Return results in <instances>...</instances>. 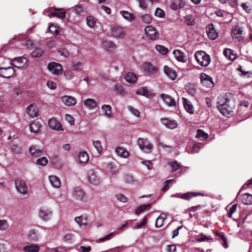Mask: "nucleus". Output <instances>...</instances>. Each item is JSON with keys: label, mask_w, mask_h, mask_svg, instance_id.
Listing matches in <instances>:
<instances>
[{"label": "nucleus", "mask_w": 252, "mask_h": 252, "mask_svg": "<svg viewBox=\"0 0 252 252\" xmlns=\"http://www.w3.org/2000/svg\"><path fill=\"white\" fill-rule=\"evenodd\" d=\"M47 68L51 73L55 75L62 74L63 70L61 64L55 62L50 63L48 64Z\"/></svg>", "instance_id": "423d86ee"}, {"label": "nucleus", "mask_w": 252, "mask_h": 252, "mask_svg": "<svg viewBox=\"0 0 252 252\" xmlns=\"http://www.w3.org/2000/svg\"><path fill=\"white\" fill-rule=\"evenodd\" d=\"M72 196L76 200L82 201L84 197L85 193L81 189L76 188L73 189Z\"/></svg>", "instance_id": "bb28decb"}, {"label": "nucleus", "mask_w": 252, "mask_h": 252, "mask_svg": "<svg viewBox=\"0 0 252 252\" xmlns=\"http://www.w3.org/2000/svg\"><path fill=\"white\" fill-rule=\"evenodd\" d=\"M166 218V215L164 213H161L157 219L155 226L157 228L160 227L163 225L164 221Z\"/></svg>", "instance_id": "c9c22d12"}, {"label": "nucleus", "mask_w": 252, "mask_h": 252, "mask_svg": "<svg viewBox=\"0 0 252 252\" xmlns=\"http://www.w3.org/2000/svg\"><path fill=\"white\" fill-rule=\"evenodd\" d=\"M156 50L162 55H165L168 53V49L163 45H157L155 46Z\"/></svg>", "instance_id": "a18cd8bd"}, {"label": "nucleus", "mask_w": 252, "mask_h": 252, "mask_svg": "<svg viewBox=\"0 0 252 252\" xmlns=\"http://www.w3.org/2000/svg\"><path fill=\"white\" fill-rule=\"evenodd\" d=\"M243 30L238 25L234 26L231 30V35L235 42H240L243 40L242 35Z\"/></svg>", "instance_id": "20e7f679"}, {"label": "nucleus", "mask_w": 252, "mask_h": 252, "mask_svg": "<svg viewBox=\"0 0 252 252\" xmlns=\"http://www.w3.org/2000/svg\"><path fill=\"white\" fill-rule=\"evenodd\" d=\"M52 212L48 208L41 207L39 210L38 216L44 221H48L51 217Z\"/></svg>", "instance_id": "6e6552de"}, {"label": "nucleus", "mask_w": 252, "mask_h": 252, "mask_svg": "<svg viewBox=\"0 0 252 252\" xmlns=\"http://www.w3.org/2000/svg\"><path fill=\"white\" fill-rule=\"evenodd\" d=\"M155 15L156 17H158L159 18H163L165 15V13L163 10L158 7V8H157V9L155 11Z\"/></svg>", "instance_id": "338daca9"}, {"label": "nucleus", "mask_w": 252, "mask_h": 252, "mask_svg": "<svg viewBox=\"0 0 252 252\" xmlns=\"http://www.w3.org/2000/svg\"><path fill=\"white\" fill-rule=\"evenodd\" d=\"M107 170L113 174L117 173L118 171V169L117 167L112 163H108L106 166Z\"/></svg>", "instance_id": "49530a36"}, {"label": "nucleus", "mask_w": 252, "mask_h": 252, "mask_svg": "<svg viewBox=\"0 0 252 252\" xmlns=\"http://www.w3.org/2000/svg\"><path fill=\"white\" fill-rule=\"evenodd\" d=\"M160 96L164 102L169 106H174L176 105L175 100L171 96L164 94H161Z\"/></svg>", "instance_id": "6ab92c4d"}, {"label": "nucleus", "mask_w": 252, "mask_h": 252, "mask_svg": "<svg viewBox=\"0 0 252 252\" xmlns=\"http://www.w3.org/2000/svg\"><path fill=\"white\" fill-rule=\"evenodd\" d=\"M169 164L171 167L172 171L173 172L178 170L181 168V165L176 161L170 162Z\"/></svg>", "instance_id": "5fc2aeb1"}, {"label": "nucleus", "mask_w": 252, "mask_h": 252, "mask_svg": "<svg viewBox=\"0 0 252 252\" xmlns=\"http://www.w3.org/2000/svg\"><path fill=\"white\" fill-rule=\"evenodd\" d=\"M111 109L112 107L110 105L104 104L101 107L103 115L108 118H111L112 117Z\"/></svg>", "instance_id": "2f4dec72"}, {"label": "nucleus", "mask_w": 252, "mask_h": 252, "mask_svg": "<svg viewBox=\"0 0 252 252\" xmlns=\"http://www.w3.org/2000/svg\"><path fill=\"white\" fill-rule=\"evenodd\" d=\"M200 78L201 83L203 86H205L206 87H210L213 86V82L212 78L205 73H201Z\"/></svg>", "instance_id": "f8f14e48"}, {"label": "nucleus", "mask_w": 252, "mask_h": 252, "mask_svg": "<svg viewBox=\"0 0 252 252\" xmlns=\"http://www.w3.org/2000/svg\"><path fill=\"white\" fill-rule=\"evenodd\" d=\"M114 90L118 94L121 95H125L126 94V92L123 88V86L119 84L115 85Z\"/></svg>", "instance_id": "79ce46f5"}, {"label": "nucleus", "mask_w": 252, "mask_h": 252, "mask_svg": "<svg viewBox=\"0 0 252 252\" xmlns=\"http://www.w3.org/2000/svg\"><path fill=\"white\" fill-rule=\"evenodd\" d=\"M208 135L207 133L205 132L203 130L199 129L197 130L196 137L204 140L207 138Z\"/></svg>", "instance_id": "de8ad7c7"}, {"label": "nucleus", "mask_w": 252, "mask_h": 252, "mask_svg": "<svg viewBox=\"0 0 252 252\" xmlns=\"http://www.w3.org/2000/svg\"><path fill=\"white\" fill-rule=\"evenodd\" d=\"M183 100L184 107L187 112L190 114H193L194 112V109L191 102L189 100L184 97L183 98Z\"/></svg>", "instance_id": "a878e982"}, {"label": "nucleus", "mask_w": 252, "mask_h": 252, "mask_svg": "<svg viewBox=\"0 0 252 252\" xmlns=\"http://www.w3.org/2000/svg\"><path fill=\"white\" fill-rule=\"evenodd\" d=\"M127 109L134 116L138 118L140 117V113L138 110L130 105L127 106Z\"/></svg>", "instance_id": "4d7b16f0"}, {"label": "nucleus", "mask_w": 252, "mask_h": 252, "mask_svg": "<svg viewBox=\"0 0 252 252\" xmlns=\"http://www.w3.org/2000/svg\"><path fill=\"white\" fill-rule=\"evenodd\" d=\"M26 63V59L24 57L15 58L10 61V65L12 66L20 68Z\"/></svg>", "instance_id": "f3484780"}, {"label": "nucleus", "mask_w": 252, "mask_h": 252, "mask_svg": "<svg viewBox=\"0 0 252 252\" xmlns=\"http://www.w3.org/2000/svg\"><path fill=\"white\" fill-rule=\"evenodd\" d=\"M237 197L245 205L252 204V195L249 193H244L241 195L240 192H239L237 194Z\"/></svg>", "instance_id": "4468645a"}, {"label": "nucleus", "mask_w": 252, "mask_h": 252, "mask_svg": "<svg viewBox=\"0 0 252 252\" xmlns=\"http://www.w3.org/2000/svg\"><path fill=\"white\" fill-rule=\"evenodd\" d=\"M89 157L86 152H80L78 155V160L80 163H85L88 161Z\"/></svg>", "instance_id": "58836bf2"}, {"label": "nucleus", "mask_w": 252, "mask_h": 252, "mask_svg": "<svg viewBox=\"0 0 252 252\" xmlns=\"http://www.w3.org/2000/svg\"><path fill=\"white\" fill-rule=\"evenodd\" d=\"M115 152L118 156L123 158H127L129 156V152L122 147H118L115 150Z\"/></svg>", "instance_id": "c756f323"}, {"label": "nucleus", "mask_w": 252, "mask_h": 252, "mask_svg": "<svg viewBox=\"0 0 252 252\" xmlns=\"http://www.w3.org/2000/svg\"><path fill=\"white\" fill-rule=\"evenodd\" d=\"M120 13L122 17L128 22H131L135 19L134 15L127 11L122 10Z\"/></svg>", "instance_id": "473e14b6"}, {"label": "nucleus", "mask_w": 252, "mask_h": 252, "mask_svg": "<svg viewBox=\"0 0 252 252\" xmlns=\"http://www.w3.org/2000/svg\"><path fill=\"white\" fill-rule=\"evenodd\" d=\"M111 33L113 36L123 38L125 36L126 32L124 28L121 27H114L111 29Z\"/></svg>", "instance_id": "9b49d317"}, {"label": "nucleus", "mask_w": 252, "mask_h": 252, "mask_svg": "<svg viewBox=\"0 0 252 252\" xmlns=\"http://www.w3.org/2000/svg\"><path fill=\"white\" fill-rule=\"evenodd\" d=\"M15 70L13 67L0 68V75L4 78H10L13 76Z\"/></svg>", "instance_id": "9d476101"}, {"label": "nucleus", "mask_w": 252, "mask_h": 252, "mask_svg": "<svg viewBox=\"0 0 252 252\" xmlns=\"http://www.w3.org/2000/svg\"><path fill=\"white\" fill-rule=\"evenodd\" d=\"M223 55L229 60H234L236 58V55L230 49H225L223 51Z\"/></svg>", "instance_id": "e433bc0d"}, {"label": "nucleus", "mask_w": 252, "mask_h": 252, "mask_svg": "<svg viewBox=\"0 0 252 252\" xmlns=\"http://www.w3.org/2000/svg\"><path fill=\"white\" fill-rule=\"evenodd\" d=\"M164 73L171 80H174L177 76V74L175 70L169 67L167 65H165L163 69Z\"/></svg>", "instance_id": "4be33fe9"}, {"label": "nucleus", "mask_w": 252, "mask_h": 252, "mask_svg": "<svg viewBox=\"0 0 252 252\" xmlns=\"http://www.w3.org/2000/svg\"><path fill=\"white\" fill-rule=\"evenodd\" d=\"M185 5V2L183 0H173L170 5L172 9L176 10L178 9L182 8Z\"/></svg>", "instance_id": "c85d7f7f"}, {"label": "nucleus", "mask_w": 252, "mask_h": 252, "mask_svg": "<svg viewBox=\"0 0 252 252\" xmlns=\"http://www.w3.org/2000/svg\"><path fill=\"white\" fill-rule=\"evenodd\" d=\"M197 195L203 196V195L201 193H194V192H189L184 193L183 194H182L181 195V196L180 197L183 199L189 200L193 196H196Z\"/></svg>", "instance_id": "a19ab883"}, {"label": "nucleus", "mask_w": 252, "mask_h": 252, "mask_svg": "<svg viewBox=\"0 0 252 252\" xmlns=\"http://www.w3.org/2000/svg\"><path fill=\"white\" fill-rule=\"evenodd\" d=\"M29 238L33 241H36L38 240V237L33 230L30 231L28 234Z\"/></svg>", "instance_id": "69168bd1"}, {"label": "nucleus", "mask_w": 252, "mask_h": 252, "mask_svg": "<svg viewBox=\"0 0 252 252\" xmlns=\"http://www.w3.org/2000/svg\"><path fill=\"white\" fill-rule=\"evenodd\" d=\"M124 180L127 183H132L134 181L133 177L130 174H126L124 176Z\"/></svg>", "instance_id": "774afa93"}, {"label": "nucleus", "mask_w": 252, "mask_h": 252, "mask_svg": "<svg viewBox=\"0 0 252 252\" xmlns=\"http://www.w3.org/2000/svg\"><path fill=\"white\" fill-rule=\"evenodd\" d=\"M23 250L25 252H38L40 247L37 244H32L24 247Z\"/></svg>", "instance_id": "7c9ffc66"}, {"label": "nucleus", "mask_w": 252, "mask_h": 252, "mask_svg": "<svg viewBox=\"0 0 252 252\" xmlns=\"http://www.w3.org/2000/svg\"><path fill=\"white\" fill-rule=\"evenodd\" d=\"M9 227L8 222L5 220H0V231H5Z\"/></svg>", "instance_id": "864d4df0"}, {"label": "nucleus", "mask_w": 252, "mask_h": 252, "mask_svg": "<svg viewBox=\"0 0 252 252\" xmlns=\"http://www.w3.org/2000/svg\"><path fill=\"white\" fill-rule=\"evenodd\" d=\"M160 122L162 125L170 129L175 128L178 126V124L175 121L169 120L167 118L160 119Z\"/></svg>", "instance_id": "dca6fc26"}, {"label": "nucleus", "mask_w": 252, "mask_h": 252, "mask_svg": "<svg viewBox=\"0 0 252 252\" xmlns=\"http://www.w3.org/2000/svg\"><path fill=\"white\" fill-rule=\"evenodd\" d=\"M48 163V159L45 157H43L40 158H38L36 161V163L40 166H45Z\"/></svg>", "instance_id": "3c124183"}, {"label": "nucleus", "mask_w": 252, "mask_h": 252, "mask_svg": "<svg viewBox=\"0 0 252 252\" xmlns=\"http://www.w3.org/2000/svg\"><path fill=\"white\" fill-rule=\"evenodd\" d=\"M206 32L208 37L212 40L215 39L218 36V33L216 32L212 24H209L206 27Z\"/></svg>", "instance_id": "5701e85b"}, {"label": "nucleus", "mask_w": 252, "mask_h": 252, "mask_svg": "<svg viewBox=\"0 0 252 252\" xmlns=\"http://www.w3.org/2000/svg\"><path fill=\"white\" fill-rule=\"evenodd\" d=\"M41 126V125L39 122L33 121L30 125V129L31 132L36 133L39 131Z\"/></svg>", "instance_id": "4c0bfd02"}, {"label": "nucleus", "mask_w": 252, "mask_h": 252, "mask_svg": "<svg viewBox=\"0 0 252 252\" xmlns=\"http://www.w3.org/2000/svg\"><path fill=\"white\" fill-rule=\"evenodd\" d=\"M85 106L89 110L95 109L97 106V102L93 98H87L84 100Z\"/></svg>", "instance_id": "aec40b11"}, {"label": "nucleus", "mask_w": 252, "mask_h": 252, "mask_svg": "<svg viewBox=\"0 0 252 252\" xmlns=\"http://www.w3.org/2000/svg\"><path fill=\"white\" fill-rule=\"evenodd\" d=\"M73 70L80 71L82 70V63L80 62L74 63L72 65Z\"/></svg>", "instance_id": "6e6d98bb"}, {"label": "nucleus", "mask_w": 252, "mask_h": 252, "mask_svg": "<svg viewBox=\"0 0 252 252\" xmlns=\"http://www.w3.org/2000/svg\"><path fill=\"white\" fill-rule=\"evenodd\" d=\"M64 75L65 78L67 80L72 79L74 76V73L73 72L72 70H65V71L64 72Z\"/></svg>", "instance_id": "052dcab7"}, {"label": "nucleus", "mask_w": 252, "mask_h": 252, "mask_svg": "<svg viewBox=\"0 0 252 252\" xmlns=\"http://www.w3.org/2000/svg\"><path fill=\"white\" fill-rule=\"evenodd\" d=\"M144 32L146 36L152 40H157L159 36V33L156 28L152 26H146L144 29Z\"/></svg>", "instance_id": "39448f33"}, {"label": "nucleus", "mask_w": 252, "mask_h": 252, "mask_svg": "<svg viewBox=\"0 0 252 252\" xmlns=\"http://www.w3.org/2000/svg\"><path fill=\"white\" fill-rule=\"evenodd\" d=\"M88 180L90 184L94 185H98L100 183V178L93 170L89 171L88 173Z\"/></svg>", "instance_id": "1a4fd4ad"}, {"label": "nucleus", "mask_w": 252, "mask_h": 252, "mask_svg": "<svg viewBox=\"0 0 252 252\" xmlns=\"http://www.w3.org/2000/svg\"><path fill=\"white\" fill-rule=\"evenodd\" d=\"M48 179L51 185L55 188H59L61 186V182L60 179L55 175H50L48 177Z\"/></svg>", "instance_id": "cd10ccee"}, {"label": "nucleus", "mask_w": 252, "mask_h": 252, "mask_svg": "<svg viewBox=\"0 0 252 252\" xmlns=\"http://www.w3.org/2000/svg\"><path fill=\"white\" fill-rule=\"evenodd\" d=\"M141 68L144 72L149 75H153L158 71V68L148 62L143 63Z\"/></svg>", "instance_id": "0eeeda50"}, {"label": "nucleus", "mask_w": 252, "mask_h": 252, "mask_svg": "<svg viewBox=\"0 0 252 252\" xmlns=\"http://www.w3.org/2000/svg\"><path fill=\"white\" fill-rule=\"evenodd\" d=\"M48 126L51 129L58 131L63 130L60 122L55 118H51L48 121Z\"/></svg>", "instance_id": "412c9836"}, {"label": "nucleus", "mask_w": 252, "mask_h": 252, "mask_svg": "<svg viewBox=\"0 0 252 252\" xmlns=\"http://www.w3.org/2000/svg\"><path fill=\"white\" fill-rule=\"evenodd\" d=\"M140 18L142 22L146 24H149L152 21V17L150 14H145L141 16Z\"/></svg>", "instance_id": "c03bdc74"}, {"label": "nucleus", "mask_w": 252, "mask_h": 252, "mask_svg": "<svg viewBox=\"0 0 252 252\" xmlns=\"http://www.w3.org/2000/svg\"><path fill=\"white\" fill-rule=\"evenodd\" d=\"M102 46L105 49H109L115 48V45L111 41L105 40L102 42Z\"/></svg>", "instance_id": "603ef678"}, {"label": "nucleus", "mask_w": 252, "mask_h": 252, "mask_svg": "<svg viewBox=\"0 0 252 252\" xmlns=\"http://www.w3.org/2000/svg\"><path fill=\"white\" fill-rule=\"evenodd\" d=\"M43 54V50L40 48H36L32 53V55L33 57H39Z\"/></svg>", "instance_id": "13d9d810"}, {"label": "nucleus", "mask_w": 252, "mask_h": 252, "mask_svg": "<svg viewBox=\"0 0 252 252\" xmlns=\"http://www.w3.org/2000/svg\"><path fill=\"white\" fill-rule=\"evenodd\" d=\"M137 144L139 148L145 153H150L153 149V145L147 138H139Z\"/></svg>", "instance_id": "f03ea898"}, {"label": "nucleus", "mask_w": 252, "mask_h": 252, "mask_svg": "<svg viewBox=\"0 0 252 252\" xmlns=\"http://www.w3.org/2000/svg\"><path fill=\"white\" fill-rule=\"evenodd\" d=\"M151 204H147L140 206L138 207L135 210V214L137 215H139L141 213H142L145 210H149L151 208Z\"/></svg>", "instance_id": "37998d69"}, {"label": "nucleus", "mask_w": 252, "mask_h": 252, "mask_svg": "<svg viewBox=\"0 0 252 252\" xmlns=\"http://www.w3.org/2000/svg\"><path fill=\"white\" fill-rule=\"evenodd\" d=\"M175 58L179 61L182 63H186L187 61V58L185 53L182 52L180 50H175L173 52Z\"/></svg>", "instance_id": "393cba45"}, {"label": "nucleus", "mask_w": 252, "mask_h": 252, "mask_svg": "<svg viewBox=\"0 0 252 252\" xmlns=\"http://www.w3.org/2000/svg\"><path fill=\"white\" fill-rule=\"evenodd\" d=\"M15 188L17 191L21 194H28V188L25 180L18 178L15 181Z\"/></svg>", "instance_id": "7ed1b4c3"}, {"label": "nucleus", "mask_w": 252, "mask_h": 252, "mask_svg": "<svg viewBox=\"0 0 252 252\" xmlns=\"http://www.w3.org/2000/svg\"><path fill=\"white\" fill-rule=\"evenodd\" d=\"M74 220L80 227H86L88 224L87 218L82 216L75 217Z\"/></svg>", "instance_id": "72a5a7b5"}, {"label": "nucleus", "mask_w": 252, "mask_h": 252, "mask_svg": "<svg viewBox=\"0 0 252 252\" xmlns=\"http://www.w3.org/2000/svg\"><path fill=\"white\" fill-rule=\"evenodd\" d=\"M197 63L202 66H207L210 63V56L203 51H198L194 55Z\"/></svg>", "instance_id": "f257e3e1"}, {"label": "nucleus", "mask_w": 252, "mask_h": 252, "mask_svg": "<svg viewBox=\"0 0 252 252\" xmlns=\"http://www.w3.org/2000/svg\"><path fill=\"white\" fill-rule=\"evenodd\" d=\"M66 16L65 12H56L51 14V17H57L59 18H64Z\"/></svg>", "instance_id": "0e129e2a"}, {"label": "nucleus", "mask_w": 252, "mask_h": 252, "mask_svg": "<svg viewBox=\"0 0 252 252\" xmlns=\"http://www.w3.org/2000/svg\"><path fill=\"white\" fill-rule=\"evenodd\" d=\"M29 152L31 157L37 158L42 155L43 151L36 145H31L29 149Z\"/></svg>", "instance_id": "ddd939ff"}, {"label": "nucleus", "mask_w": 252, "mask_h": 252, "mask_svg": "<svg viewBox=\"0 0 252 252\" xmlns=\"http://www.w3.org/2000/svg\"><path fill=\"white\" fill-rule=\"evenodd\" d=\"M27 112L30 117L34 118L38 115V109L36 105L32 104L28 106Z\"/></svg>", "instance_id": "b1692460"}, {"label": "nucleus", "mask_w": 252, "mask_h": 252, "mask_svg": "<svg viewBox=\"0 0 252 252\" xmlns=\"http://www.w3.org/2000/svg\"><path fill=\"white\" fill-rule=\"evenodd\" d=\"M200 145L198 143L194 144L192 147L188 146L186 148V151L189 154L198 153L200 150Z\"/></svg>", "instance_id": "ea45409f"}, {"label": "nucleus", "mask_w": 252, "mask_h": 252, "mask_svg": "<svg viewBox=\"0 0 252 252\" xmlns=\"http://www.w3.org/2000/svg\"><path fill=\"white\" fill-rule=\"evenodd\" d=\"M124 78L127 82L131 84L134 83L137 80L136 75L132 72H128L126 73L125 75Z\"/></svg>", "instance_id": "f704fd0d"}, {"label": "nucleus", "mask_w": 252, "mask_h": 252, "mask_svg": "<svg viewBox=\"0 0 252 252\" xmlns=\"http://www.w3.org/2000/svg\"><path fill=\"white\" fill-rule=\"evenodd\" d=\"M186 24L188 26H193L195 24V19L191 15H188L185 17Z\"/></svg>", "instance_id": "8fccbe9b"}, {"label": "nucleus", "mask_w": 252, "mask_h": 252, "mask_svg": "<svg viewBox=\"0 0 252 252\" xmlns=\"http://www.w3.org/2000/svg\"><path fill=\"white\" fill-rule=\"evenodd\" d=\"M86 22L89 27L93 28L95 25L96 20L93 17L89 16L86 18Z\"/></svg>", "instance_id": "09e8293b"}, {"label": "nucleus", "mask_w": 252, "mask_h": 252, "mask_svg": "<svg viewBox=\"0 0 252 252\" xmlns=\"http://www.w3.org/2000/svg\"><path fill=\"white\" fill-rule=\"evenodd\" d=\"M116 232H112L108 235H107L106 236H105V237H102L101 238H100L98 240V242H103L105 241H107V240H110L113 237H114L116 234Z\"/></svg>", "instance_id": "680f3d73"}, {"label": "nucleus", "mask_w": 252, "mask_h": 252, "mask_svg": "<svg viewBox=\"0 0 252 252\" xmlns=\"http://www.w3.org/2000/svg\"><path fill=\"white\" fill-rule=\"evenodd\" d=\"M93 145L98 153H100L102 152L103 148L99 140L93 141Z\"/></svg>", "instance_id": "bf43d9fd"}, {"label": "nucleus", "mask_w": 252, "mask_h": 252, "mask_svg": "<svg viewBox=\"0 0 252 252\" xmlns=\"http://www.w3.org/2000/svg\"><path fill=\"white\" fill-rule=\"evenodd\" d=\"M228 100L221 104V114L226 117H230L232 115L233 112L231 108L228 105Z\"/></svg>", "instance_id": "a211bd4d"}, {"label": "nucleus", "mask_w": 252, "mask_h": 252, "mask_svg": "<svg viewBox=\"0 0 252 252\" xmlns=\"http://www.w3.org/2000/svg\"><path fill=\"white\" fill-rule=\"evenodd\" d=\"M62 101L66 106H72L76 104L77 101L75 97L72 96L64 95L61 97Z\"/></svg>", "instance_id": "2eb2a0df"}, {"label": "nucleus", "mask_w": 252, "mask_h": 252, "mask_svg": "<svg viewBox=\"0 0 252 252\" xmlns=\"http://www.w3.org/2000/svg\"><path fill=\"white\" fill-rule=\"evenodd\" d=\"M58 53L62 56L66 58L69 56V53L65 48H61L58 50Z\"/></svg>", "instance_id": "e2e57ef3"}]
</instances>
